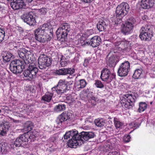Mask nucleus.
<instances>
[{"instance_id": "b1692460", "label": "nucleus", "mask_w": 155, "mask_h": 155, "mask_svg": "<svg viewBox=\"0 0 155 155\" xmlns=\"http://www.w3.org/2000/svg\"><path fill=\"white\" fill-rule=\"evenodd\" d=\"M36 39L40 42L44 43L50 41L51 37L48 34L45 33L43 35H39L38 37H37Z\"/></svg>"}, {"instance_id": "bb28decb", "label": "nucleus", "mask_w": 155, "mask_h": 155, "mask_svg": "<svg viewBox=\"0 0 155 155\" xmlns=\"http://www.w3.org/2000/svg\"><path fill=\"white\" fill-rule=\"evenodd\" d=\"M33 127V123L30 121H28L24 124V129L25 131L29 132L32 129Z\"/></svg>"}, {"instance_id": "864d4df0", "label": "nucleus", "mask_w": 155, "mask_h": 155, "mask_svg": "<svg viewBox=\"0 0 155 155\" xmlns=\"http://www.w3.org/2000/svg\"><path fill=\"white\" fill-rule=\"evenodd\" d=\"M22 130V129H17V130H17V131H19V130L21 131V130Z\"/></svg>"}, {"instance_id": "a18cd8bd", "label": "nucleus", "mask_w": 155, "mask_h": 155, "mask_svg": "<svg viewBox=\"0 0 155 155\" xmlns=\"http://www.w3.org/2000/svg\"><path fill=\"white\" fill-rule=\"evenodd\" d=\"M60 61V64L62 67H64L67 64V63L66 61H63L62 60H61Z\"/></svg>"}, {"instance_id": "ddd939ff", "label": "nucleus", "mask_w": 155, "mask_h": 155, "mask_svg": "<svg viewBox=\"0 0 155 155\" xmlns=\"http://www.w3.org/2000/svg\"><path fill=\"white\" fill-rule=\"evenodd\" d=\"M120 52L114 50L113 51L110 52L108 55L109 57L107 60V64L110 67H114L117 64V61H115L116 57L119 54Z\"/></svg>"}, {"instance_id": "37998d69", "label": "nucleus", "mask_w": 155, "mask_h": 155, "mask_svg": "<svg viewBox=\"0 0 155 155\" xmlns=\"http://www.w3.org/2000/svg\"><path fill=\"white\" fill-rule=\"evenodd\" d=\"M108 155H120L119 152L114 151L109 152Z\"/></svg>"}, {"instance_id": "5fc2aeb1", "label": "nucleus", "mask_w": 155, "mask_h": 155, "mask_svg": "<svg viewBox=\"0 0 155 155\" xmlns=\"http://www.w3.org/2000/svg\"><path fill=\"white\" fill-rule=\"evenodd\" d=\"M13 46H14V47L15 48H16L17 47H18L17 46H14V45H13Z\"/></svg>"}, {"instance_id": "4c0bfd02", "label": "nucleus", "mask_w": 155, "mask_h": 155, "mask_svg": "<svg viewBox=\"0 0 155 155\" xmlns=\"http://www.w3.org/2000/svg\"><path fill=\"white\" fill-rule=\"evenodd\" d=\"M131 138V137L129 134L124 136L123 138V141L124 143H127L129 142L130 141Z\"/></svg>"}, {"instance_id": "ea45409f", "label": "nucleus", "mask_w": 155, "mask_h": 155, "mask_svg": "<svg viewBox=\"0 0 155 155\" xmlns=\"http://www.w3.org/2000/svg\"><path fill=\"white\" fill-rule=\"evenodd\" d=\"M48 24L44 23L43 25H42L40 27V28H39L41 29H43V30L45 31L46 28H48Z\"/></svg>"}, {"instance_id": "6e6d98bb", "label": "nucleus", "mask_w": 155, "mask_h": 155, "mask_svg": "<svg viewBox=\"0 0 155 155\" xmlns=\"http://www.w3.org/2000/svg\"><path fill=\"white\" fill-rule=\"evenodd\" d=\"M152 102H150V104H152Z\"/></svg>"}, {"instance_id": "20e7f679", "label": "nucleus", "mask_w": 155, "mask_h": 155, "mask_svg": "<svg viewBox=\"0 0 155 155\" xmlns=\"http://www.w3.org/2000/svg\"><path fill=\"white\" fill-rule=\"evenodd\" d=\"M140 31L139 37L142 40L148 41L153 36V31L150 25H146L143 26Z\"/></svg>"}, {"instance_id": "79ce46f5", "label": "nucleus", "mask_w": 155, "mask_h": 155, "mask_svg": "<svg viewBox=\"0 0 155 155\" xmlns=\"http://www.w3.org/2000/svg\"><path fill=\"white\" fill-rule=\"evenodd\" d=\"M1 132H0V135L2 136H4L6 135L7 134V131L6 130H4L3 129H2L1 130H0Z\"/></svg>"}, {"instance_id": "f8f14e48", "label": "nucleus", "mask_w": 155, "mask_h": 155, "mask_svg": "<svg viewBox=\"0 0 155 155\" xmlns=\"http://www.w3.org/2000/svg\"><path fill=\"white\" fill-rule=\"evenodd\" d=\"M22 18L25 22L30 26H34L36 24L35 15L32 12L24 13Z\"/></svg>"}, {"instance_id": "9d476101", "label": "nucleus", "mask_w": 155, "mask_h": 155, "mask_svg": "<svg viewBox=\"0 0 155 155\" xmlns=\"http://www.w3.org/2000/svg\"><path fill=\"white\" fill-rule=\"evenodd\" d=\"M51 58L45 54H41L38 58V67L41 69H45L51 65Z\"/></svg>"}, {"instance_id": "0eeeda50", "label": "nucleus", "mask_w": 155, "mask_h": 155, "mask_svg": "<svg viewBox=\"0 0 155 155\" xmlns=\"http://www.w3.org/2000/svg\"><path fill=\"white\" fill-rule=\"evenodd\" d=\"M136 21L133 17H130L122 25L121 32L125 35L130 33L133 29Z\"/></svg>"}, {"instance_id": "8fccbe9b", "label": "nucleus", "mask_w": 155, "mask_h": 155, "mask_svg": "<svg viewBox=\"0 0 155 155\" xmlns=\"http://www.w3.org/2000/svg\"><path fill=\"white\" fill-rule=\"evenodd\" d=\"M134 126L135 127H139V125L138 124H137L136 123H134Z\"/></svg>"}, {"instance_id": "2f4dec72", "label": "nucleus", "mask_w": 155, "mask_h": 155, "mask_svg": "<svg viewBox=\"0 0 155 155\" xmlns=\"http://www.w3.org/2000/svg\"><path fill=\"white\" fill-rule=\"evenodd\" d=\"M114 125L116 128H120L123 125V124L120 122L117 118L114 117Z\"/></svg>"}, {"instance_id": "a878e982", "label": "nucleus", "mask_w": 155, "mask_h": 155, "mask_svg": "<svg viewBox=\"0 0 155 155\" xmlns=\"http://www.w3.org/2000/svg\"><path fill=\"white\" fill-rule=\"evenodd\" d=\"M3 55L2 57L3 61L6 62L10 61L13 56L12 54L8 52H4Z\"/></svg>"}, {"instance_id": "a211bd4d", "label": "nucleus", "mask_w": 155, "mask_h": 155, "mask_svg": "<svg viewBox=\"0 0 155 155\" xmlns=\"http://www.w3.org/2000/svg\"><path fill=\"white\" fill-rule=\"evenodd\" d=\"M68 112L64 111L59 116L58 119L57 120V123L58 124L59 126H61L62 123L69 120L70 118V115Z\"/></svg>"}, {"instance_id": "c85d7f7f", "label": "nucleus", "mask_w": 155, "mask_h": 155, "mask_svg": "<svg viewBox=\"0 0 155 155\" xmlns=\"http://www.w3.org/2000/svg\"><path fill=\"white\" fill-rule=\"evenodd\" d=\"M65 109L66 105L65 104H59L58 105L55 106L54 110L57 112H60L65 110Z\"/></svg>"}, {"instance_id": "423d86ee", "label": "nucleus", "mask_w": 155, "mask_h": 155, "mask_svg": "<svg viewBox=\"0 0 155 155\" xmlns=\"http://www.w3.org/2000/svg\"><path fill=\"white\" fill-rule=\"evenodd\" d=\"M129 9V6L126 2H123L118 5L116 9L117 18H123L127 14Z\"/></svg>"}, {"instance_id": "4468645a", "label": "nucleus", "mask_w": 155, "mask_h": 155, "mask_svg": "<svg viewBox=\"0 0 155 155\" xmlns=\"http://www.w3.org/2000/svg\"><path fill=\"white\" fill-rule=\"evenodd\" d=\"M111 73L109 69L104 68L101 72V80L107 83L110 82L113 78L111 77Z\"/></svg>"}, {"instance_id": "dca6fc26", "label": "nucleus", "mask_w": 155, "mask_h": 155, "mask_svg": "<svg viewBox=\"0 0 155 155\" xmlns=\"http://www.w3.org/2000/svg\"><path fill=\"white\" fill-rule=\"evenodd\" d=\"M129 41L126 40L117 41L115 42V45L116 48L117 49L118 51H123V52L126 50V48L129 46Z\"/></svg>"}, {"instance_id": "c03bdc74", "label": "nucleus", "mask_w": 155, "mask_h": 155, "mask_svg": "<svg viewBox=\"0 0 155 155\" xmlns=\"http://www.w3.org/2000/svg\"><path fill=\"white\" fill-rule=\"evenodd\" d=\"M5 7L0 5V13L2 14L5 12Z\"/></svg>"}, {"instance_id": "6e6552de", "label": "nucleus", "mask_w": 155, "mask_h": 155, "mask_svg": "<svg viewBox=\"0 0 155 155\" xmlns=\"http://www.w3.org/2000/svg\"><path fill=\"white\" fill-rule=\"evenodd\" d=\"M67 86L65 80H59L57 85L51 88L52 92L56 93L58 95H61L66 92Z\"/></svg>"}, {"instance_id": "f704fd0d", "label": "nucleus", "mask_w": 155, "mask_h": 155, "mask_svg": "<svg viewBox=\"0 0 155 155\" xmlns=\"http://www.w3.org/2000/svg\"><path fill=\"white\" fill-rule=\"evenodd\" d=\"M2 129L8 131L10 127L9 122H3L2 123Z\"/></svg>"}, {"instance_id": "5701e85b", "label": "nucleus", "mask_w": 155, "mask_h": 155, "mask_svg": "<svg viewBox=\"0 0 155 155\" xmlns=\"http://www.w3.org/2000/svg\"><path fill=\"white\" fill-rule=\"evenodd\" d=\"M54 94V92L51 93L50 92H46L42 97L41 100L43 101L44 103L50 102L52 100Z\"/></svg>"}, {"instance_id": "f257e3e1", "label": "nucleus", "mask_w": 155, "mask_h": 155, "mask_svg": "<svg viewBox=\"0 0 155 155\" xmlns=\"http://www.w3.org/2000/svg\"><path fill=\"white\" fill-rule=\"evenodd\" d=\"M94 133L92 132L82 131L79 134L77 130L74 129L66 132L64 137L65 139L71 138L68 142V145L70 147L74 148L78 145L80 141L83 143L84 141L94 138Z\"/></svg>"}, {"instance_id": "de8ad7c7", "label": "nucleus", "mask_w": 155, "mask_h": 155, "mask_svg": "<svg viewBox=\"0 0 155 155\" xmlns=\"http://www.w3.org/2000/svg\"><path fill=\"white\" fill-rule=\"evenodd\" d=\"M48 150L50 151L51 152H54L56 150V148L52 147H49V148L48 149Z\"/></svg>"}, {"instance_id": "7c9ffc66", "label": "nucleus", "mask_w": 155, "mask_h": 155, "mask_svg": "<svg viewBox=\"0 0 155 155\" xmlns=\"http://www.w3.org/2000/svg\"><path fill=\"white\" fill-rule=\"evenodd\" d=\"M95 125L98 127H102L104 126L105 123L102 119H97L94 120Z\"/></svg>"}, {"instance_id": "a19ab883", "label": "nucleus", "mask_w": 155, "mask_h": 155, "mask_svg": "<svg viewBox=\"0 0 155 155\" xmlns=\"http://www.w3.org/2000/svg\"><path fill=\"white\" fill-rule=\"evenodd\" d=\"M120 18H117L115 20V24L116 25H118L119 24H120L122 22V19L121 17Z\"/></svg>"}, {"instance_id": "412c9836", "label": "nucleus", "mask_w": 155, "mask_h": 155, "mask_svg": "<svg viewBox=\"0 0 155 155\" xmlns=\"http://www.w3.org/2000/svg\"><path fill=\"white\" fill-rule=\"evenodd\" d=\"M101 39L100 37L95 36L93 37L90 41L86 42L87 44L90 45L93 48H95L99 46L101 43ZM85 42L84 43V44Z\"/></svg>"}, {"instance_id": "09e8293b", "label": "nucleus", "mask_w": 155, "mask_h": 155, "mask_svg": "<svg viewBox=\"0 0 155 155\" xmlns=\"http://www.w3.org/2000/svg\"><path fill=\"white\" fill-rule=\"evenodd\" d=\"M73 81H69L66 84H70V85H72L73 84Z\"/></svg>"}, {"instance_id": "7ed1b4c3", "label": "nucleus", "mask_w": 155, "mask_h": 155, "mask_svg": "<svg viewBox=\"0 0 155 155\" xmlns=\"http://www.w3.org/2000/svg\"><path fill=\"white\" fill-rule=\"evenodd\" d=\"M136 97L132 94H126L123 95L120 102L123 107L127 109L132 108L135 101Z\"/></svg>"}, {"instance_id": "4be33fe9", "label": "nucleus", "mask_w": 155, "mask_h": 155, "mask_svg": "<svg viewBox=\"0 0 155 155\" xmlns=\"http://www.w3.org/2000/svg\"><path fill=\"white\" fill-rule=\"evenodd\" d=\"M24 134L27 143L30 140L31 141H34L38 135L37 132L35 131H32L31 132H28L27 133H25Z\"/></svg>"}, {"instance_id": "4d7b16f0", "label": "nucleus", "mask_w": 155, "mask_h": 155, "mask_svg": "<svg viewBox=\"0 0 155 155\" xmlns=\"http://www.w3.org/2000/svg\"><path fill=\"white\" fill-rule=\"evenodd\" d=\"M1 112H2L1 110V109H0V113Z\"/></svg>"}, {"instance_id": "e433bc0d", "label": "nucleus", "mask_w": 155, "mask_h": 155, "mask_svg": "<svg viewBox=\"0 0 155 155\" xmlns=\"http://www.w3.org/2000/svg\"><path fill=\"white\" fill-rule=\"evenodd\" d=\"M95 85L97 88H101L104 87V84L100 81L96 80Z\"/></svg>"}, {"instance_id": "473e14b6", "label": "nucleus", "mask_w": 155, "mask_h": 155, "mask_svg": "<svg viewBox=\"0 0 155 155\" xmlns=\"http://www.w3.org/2000/svg\"><path fill=\"white\" fill-rule=\"evenodd\" d=\"M45 31L42 29L40 28H38L35 31V35L36 39L37 37H38L39 35H43L44 34Z\"/></svg>"}, {"instance_id": "6ab92c4d", "label": "nucleus", "mask_w": 155, "mask_h": 155, "mask_svg": "<svg viewBox=\"0 0 155 155\" xmlns=\"http://www.w3.org/2000/svg\"><path fill=\"white\" fill-rule=\"evenodd\" d=\"M141 7L144 9L152 7L154 4V0H139Z\"/></svg>"}, {"instance_id": "39448f33", "label": "nucleus", "mask_w": 155, "mask_h": 155, "mask_svg": "<svg viewBox=\"0 0 155 155\" xmlns=\"http://www.w3.org/2000/svg\"><path fill=\"white\" fill-rule=\"evenodd\" d=\"M70 30V25L68 23H65L61 24L56 31L57 37L60 38L62 41H65Z\"/></svg>"}, {"instance_id": "3c124183", "label": "nucleus", "mask_w": 155, "mask_h": 155, "mask_svg": "<svg viewBox=\"0 0 155 155\" xmlns=\"http://www.w3.org/2000/svg\"><path fill=\"white\" fill-rule=\"evenodd\" d=\"M26 2L28 3H30L32 2L33 0H25Z\"/></svg>"}, {"instance_id": "9b49d317", "label": "nucleus", "mask_w": 155, "mask_h": 155, "mask_svg": "<svg viewBox=\"0 0 155 155\" xmlns=\"http://www.w3.org/2000/svg\"><path fill=\"white\" fill-rule=\"evenodd\" d=\"M130 64L129 62L126 61L120 65L117 71V74L120 77L126 76L130 70Z\"/></svg>"}, {"instance_id": "1a4fd4ad", "label": "nucleus", "mask_w": 155, "mask_h": 155, "mask_svg": "<svg viewBox=\"0 0 155 155\" xmlns=\"http://www.w3.org/2000/svg\"><path fill=\"white\" fill-rule=\"evenodd\" d=\"M38 70L36 65L34 63H31L29 64L28 68L24 71L23 74L25 77L28 78V79H32L36 77Z\"/></svg>"}, {"instance_id": "49530a36", "label": "nucleus", "mask_w": 155, "mask_h": 155, "mask_svg": "<svg viewBox=\"0 0 155 155\" xmlns=\"http://www.w3.org/2000/svg\"><path fill=\"white\" fill-rule=\"evenodd\" d=\"M94 0H81V1L85 3H89L92 2Z\"/></svg>"}, {"instance_id": "72a5a7b5", "label": "nucleus", "mask_w": 155, "mask_h": 155, "mask_svg": "<svg viewBox=\"0 0 155 155\" xmlns=\"http://www.w3.org/2000/svg\"><path fill=\"white\" fill-rule=\"evenodd\" d=\"M80 87L79 88H83L85 87L87 84V83L84 79H81L79 80Z\"/></svg>"}, {"instance_id": "603ef678", "label": "nucleus", "mask_w": 155, "mask_h": 155, "mask_svg": "<svg viewBox=\"0 0 155 155\" xmlns=\"http://www.w3.org/2000/svg\"><path fill=\"white\" fill-rule=\"evenodd\" d=\"M2 124L1 123V124H0V130H1L2 129Z\"/></svg>"}, {"instance_id": "f3484780", "label": "nucleus", "mask_w": 155, "mask_h": 155, "mask_svg": "<svg viewBox=\"0 0 155 155\" xmlns=\"http://www.w3.org/2000/svg\"><path fill=\"white\" fill-rule=\"evenodd\" d=\"M27 144L25 134H24L16 139L14 143V145L16 147H19L21 146L26 145Z\"/></svg>"}, {"instance_id": "c756f323", "label": "nucleus", "mask_w": 155, "mask_h": 155, "mask_svg": "<svg viewBox=\"0 0 155 155\" xmlns=\"http://www.w3.org/2000/svg\"><path fill=\"white\" fill-rule=\"evenodd\" d=\"M147 104L145 102H140L139 104V108L138 111L141 113L144 111L147 108Z\"/></svg>"}, {"instance_id": "393cba45", "label": "nucleus", "mask_w": 155, "mask_h": 155, "mask_svg": "<svg viewBox=\"0 0 155 155\" xmlns=\"http://www.w3.org/2000/svg\"><path fill=\"white\" fill-rule=\"evenodd\" d=\"M143 70L142 69H137L135 70L132 77L135 79H140L143 76Z\"/></svg>"}, {"instance_id": "cd10ccee", "label": "nucleus", "mask_w": 155, "mask_h": 155, "mask_svg": "<svg viewBox=\"0 0 155 155\" xmlns=\"http://www.w3.org/2000/svg\"><path fill=\"white\" fill-rule=\"evenodd\" d=\"M106 27V25L103 20L100 21L97 25V29L100 31H104Z\"/></svg>"}, {"instance_id": "2eb2a0df", "label": "nucleus", "mask_w": 155, "mask_h": 155, "mask_svg": "<svg viewBox=\"0 0 155 155\" xmlns=\"http://www.w3.org/2000/svg\"><path fill=\"white\" fill-rule=\"evenodd\" d=\"M28 52H29L25 48H22L20 50L18 51L19 57L22 60L21 61H24L25 65L27 62H30V61L31 60V58L29 57L31 55L29 54Z\"/></svg>"}, {"instance_id": "58836bf2", "label": "nucleus", "mask_w": 155, "mask_h": 155, "mask_svg": "<svg viewBox=\"0 0 155 155\" xmlns=\"http://www.w3.org/2000/svg\"><path fill=\"white\" fill-rule=\"evenodd\" d=\"M47 9L46 8H42L39 10L40 14L42 15H45L47 12Z\"/></svg>"}, {"instance_id": "f03ea898", "label": "nucleus", "mask_w": 155, "mask_h": 155, "mask_svg": "<svg viewBox=\"0 0 155 155\" xmlns=\"http://www.w3.org/2000/svg\"><path fill=\"white\" fill-rule=\"evenodd\" d=\"M25 63L24 61L19 60H15L11 62L9 64L11 71L15 74H20L25 68Z\"/></svg>"}, {"instance_id": "aec40b11", "label": "nucleus", "mask_w": 155, "mask_h": 155, "mask_svg": "<svg viewBox=\"0 0 155 155\" xmlns=\"http://www.w3.org/2000/svg\"><path fill=\"white\" fill-rule=\"evenodd\" d=\"M75 69L74 68H62L56 71V73L60 75H71L74 73Z\"/></svg>"}, {"instance_id": "c9c22d12", "label": "nucleus", "mask_w": 155, "mask_h": 155, "mask_svg": "<svg viewBox=\"0 0 155 155\" xmlns=\"http://www.w3.org/2000/svg\"><path fill=\"white\" fill-rule=\"evenodd\" d=\"M5 35V32L4 30L0 28V43L3 40Z\"/></svg>"}]
</instances>
